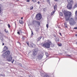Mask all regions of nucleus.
<instances>
[{
	"mask_svg": "<svg viewBox=\"0 0 77 77\" xmlns=\"http://www.w3.org/2000/svg\"><path fill=\"white\" fill-rule=\"evenodd\" d=\"M26 43L27 44L28 46H29V42H26Z\"/></svg>",
	"mask_w": 77,
	"mask_h": 77,
	"instance_id": "nucleus-34",
	"label": "nucleus"
},
{
	"mask_svg": "<svg viewBox=\"0 0 77 77\" xmlns=\"http://www.w3.org/2000/svg\"><path fill=\"white\" fill-rule=\"evenodd\" d=\"M74 29H77V27H75V28H74Z\"/></svg>",
	"mask_w": 77,
	"mask_h": 77,
	"instance_id": "nucleus-44",
	"label": "nucleus"
},
{
	"mask_svg": "<svg viewBox=\"0 0 77 77\" xmlns=\"http://www.w3.org/2000/svg\"><path fill=\"white\" fill-rule=\"evenodd\" d=\"M0 36H2V34L1 32L0 33Z\"/></svg>",
	"mask_w": 77,
	"mask_h": 77,
	"instance_id": "nucleus-38",
	"label": "nucleus"
},
{
	"mask_svg": "<svg viewBox=\"0 0 77 77\" xmlns=\"http://www.w3.org/2000/svg\"><path fill=\"white\" fill-rule=\"evenodd\" d=\"M43 57V55L42 54H39L37 56L38 59V60H41Z\"/></svg>",
	"mask_w": 77,
	"mask_h": 77,
	"instance_id": "nucleus-10",
	"label": "nucleus"
},
{
	"mask_svg": "<svg viewBox=\"0 0 77 77\" xmlns=\"http://www.w3.org/2000/svg\"><path fill=\"white\" fill-rule=\"evenodd\" d=\"M43 11H44L45 12L47 11V8H43Z\"/></svg>",
	"mask_w": 77,
	"mask_h": 77,
	"instance_id": "nucleus-25",
	"label": "nucleus"
},
{
	"mask_svg": "<svg viewBox=\"0 0 77 77\" xmlns=\"http://www.w3.org/2000/svg\"><path fill=\"white\" fill-rule=\"evenodd\" d=\"M6 58L8 62H11L12 59V57L11 55H10L9 56L6 57Z\"/></svg>",
	"mask_w": 77,
	"mask_h": 77,
	"instance_id": "nucleus-6",
	"label": "nucleus"
},
{
	"mask_svg": "<svg viewBox=\"0 0 77 77\" xmlns=\"http://www.w3.org/2000/svg\"><path fill=\"white\" fill-rule=\"evenodd\" d=\"M29 47H31V48H35L36 47V45L33 43H30V44H29Z\"/></svg>",
	"mask_w": 77,
	"mask_h": 77,
	"instance_id": "nucleus-8",
	"label": "nucleus"
},
{
	"mask_svg": "<svg viewBox=\"0 0 77 77\" xmlns=\"http://www.w3.org/2000/svg\"><path fill=\"white\" fill-rule=\"evenodd\" d=\"M7 50H8V48L6 46H5L3 48V51H6Z\"/></svg>",
	"mask_w": 77,
	"mask_h": 77,
	"instance_id": "nucleus-11",
	"label": "nucleus"
},
{
	"mask_svg": "<svg viewBox=\"0 0 77 77\" xmlns=\"http://www.w3.org/2000/svg\"><path fill=\"white\" fill-rule=\"evenodd\" d=\"M24 38H25V37L24 36H23L22 38V39H23V40H24Z\"/></svg>",
	"mask_w": 77,
	"mask_h": 77,
	"instance_id": "nucleus-33",
	"label": "nucleus"
},
{
	"mask_svg": "<svg viewBox=\"0 0 77 77\" xmlns=\"http://www.w3.org/2000/svg\"><path fill=\"white\" fill-rule=\"evenodd\" d=\"M33 31H32V33L31 35V36H33Z\"/></svg>",
	"mask_w": 77,
	"mask_h": 77,
	"instance_id": "nucleus-26",
	"label": "nucleus"
},
{
	"mask_svg": "<svg viewBox=\"0 0 77 77\" xmlns=\"http://www.w3.org/2000/svg\"><path fill=\"white\" fill-rule=\"evenodd\" d=\"M56 11H54V10L53 12H52L51 14V16L52 15H53V14H54V12H55Z\"/></svg>",
	"mask_w": 77,
	"mask_h": 77,
	"instance_id": "nucleus-17",
	"label": "nucleus"
},
{
	"mask_svg": "<svg viewBox=\"0 0 77 77\" xmlns=\"http://www.w3.org/2000/svg\"><path fill=\"white\" fill-rule=\"evenodd\" d=\"M55 1H56V2H57L58 0H54Z\"/></svg>",
	"mask_w": 77,
	"mask_h": 77,
	"instance_id": "nucleus-50",
	"label": "nucleus"
},
{
	"mask_svg": "<svg viewBox=\"0 0 77 77\" xmlns=\"http://www.w3.org/2000/svg\"><path fill=\"white\" fill-rule=\"evenodd\" d=\"M19 23H20V20H19Z\"/></svg>",
	"mask_w": 77,
	"mask_h": 77,
	"instance_id": "nucleus-54",
	"label": "nucleus"
},
{
	"mask_svg": "<svg viewBox=\"0 0 77 77\" xmlns=\"http://www.w3.org/2000/svg\"><path fill=\"white\" fill-rule=\"evenodd\" d=\"M45 54L47 57H48V54L47 52H46Z\"/></svg>",
	"mask_w": 77,
	"mask_h": 77,
	"instance_id": "nucleus-22",
	"label": "nucleus"
},
{
	"mask_svg": "<svg viewBox=\"0 0 77 77\" xmlns=\"http://www.w3.org/2000/svg\"><path fill=\"white\" fill-rule=\"evenodd\" d=\"M5 31L6 33H8V31L6 30V29H5Z\"/></svg>",
	"mask_w": 77,
	"mask_h": 77,
	"instance_id": "nucleus-31",
	"label": "nucleus"
},
{
	"mask_svg": "<svg viewBox=\"0 0 77 77\" xmlns=\"http://www.w3.org/2000/svg\"><path fill=\"white\" fill-rule=\"evenodd\" d=\"M58 45L59 47H62V44L61 43H59L58 44Z\"/></svg>",
	"mask_w": 77,
	"mask_h": 77,
	"instance_id": "nucleus-19",
	"label": "nucleus"
},
{
	"mask_svg": "<svg viewBox=\"0 0 77 77\" xmlns=\"http://www.w3.org/2000/svg\"><path fill=\"white\" fill-rule=\"evenodd\" d=\"M1 39V41H3V38L2 37H1L0 38Z\"/></svg>",
	"mask_w": 77,
	"mask_h": 77,
	"instance_id": "nucleus-30",
	"label": "nucleus"
},
{
	"mask_svg": "<svg viewBox=\"0 0 77 77\" xmlns=\"http://www.w3.org/2000/svg\"><path fill=\"white\" fill-rule=\"evenodd\" d=\"M65 27H66V28H68V26H67L66 25Z\"/></svg>",
	"mask_w": 77,
	"mask_h": 77,
	"instance_id": "nucleus-47",
	"label": "nucleus"
},
{
	"mask_svg": "<svg viewBox=\"0 0 77 77\" xmlns=\"http://www.w3.org/2000/svg\"><path fill=\"white\" fill-rule=\"evenodd\" d=\"M44 77H48V75L47 74H45L44 75Z\"/></svg>",
	"mask_w": 77,
	"mask_h": 77,
	"instance_id": "nucleus-21",
	"label": "nucleus"
},
{
	"mask_svg": "<svg viewBox=\"0 0 77 77\" xmlns=\"http://www.w3.org/2000/svg\"><path fill=\"white\" fill-rule=\"evenodd\" d=\"M33 7L31 6L30 7V10H32V9H33Z\"/></svg>",
	"mask_w": 77,
	"mask_h": 77,
	"instance_id": "nucleus-27",
	"label": "nucleus"
},
{
	"mask_svg": "<svg viewBox=\"0 0 77 77\" xmlns=\"http://www.w3.org/2000/svg\"><path fill=\"white\" fill-rule=\"evenodd\" d=\"M22 66V65H21V67H22V66Z\"/></svg>",
	"mask_w": 77,
	"mask_h": 77,
	"instance_id": "nucleus-53",
	"label": "nucleus"
},
{
	"mask_svg": "<svg viewBox=\"0 0 77 77\" xmlns=\"http://www.w3.org/2000/svg\"><path fill=\"white\" fill-rule=\"evenodd\" d=\"M75 17H77V10L75 12Z\"/></svg>",
	"mask_w": 77,
	"mask_h": 77,
	"instance_id": "nucleus-28",
	"label": "nucleus"
},
{
	"mask_svg": "<svg viewBox=\"0 0 77 77\" xmlns=\"http://www.w3.org/2000/svg\"><path fill=\"white\" fill-rule=\"evenodd\" d=\"M68 3H73V2H72V0H67Z\"/></svg>",
	"mask_w": 77,
	"mask_h": 77,
	"instance_id": "nucleus-12",
	"label": "nucleus"
},
{
	"mask_svg": "<svg viewBox=\"0 0 77 77\" xmlns=\"http://www.w3.org/2000/svg\"><path fill=\"white\" fill-rule=\"evenodd\" d=\"M4 37H5V38H7V37H6V36H5V35H4Z\"/></svg>",
	"mask_w": 77,
	"mask_h": 77,
	"instance_id": "nucleus-42",
	"label": "nucleus"
},
{
	"mask_svg": "<svg viewBox=\"0 0 77 77\" xmlns=\"http://www.w3.org/2000/svg\"><path fill=\"white\" fill-rule=\"evenodd\" d=\"M67 56H69V57H71V55H67Z\"/></svg>",
	"mask_w": 77,
	"mask_h": 77,
	"instance_id": "nucleus-41",
	"label": "nucleus"
},
{
	"mask_svg": "<svg viewBox=\"0 0 77 77\" xmlns=\"http://www.w3.org/2000/svg\"><path fill=\"white\" fill-rule=\"evenodd\" d=\"M37 3H38V4H39V3H40V2L39 1Z\"/></svg>",
	"mask_w": 77,
	"mask_h": 77,
	"instance_id": "nucleus-46",
	"label": "nucleus"
},
{
	"mask_svg": "<svg viewBox=\"0 0 77 77\" xmlns=\"http://www.w3.org/2000/svg\"><path fill=\"white\" fill-rule=\"evenodd\" d=\"M64 14L65 16L66 21H68L69 20V18L71 16L72 13L70 12H66L64 11Z\"/></svg>",
	"mask_w": 77,
	"mask_h": 77,
	"instance_id": "nucleus-2",
	"label": "nucleus"
},
{
	"mask_svg": "<svg viewBox=\"0 0 77 77\" xmlns=\"http://www.w3.org/2000/svg\"><path fill=\"white\" fill-rule=\"evenodd\" d=\"M34 22L35 23H37V24H38V25L39 26H40L41 23H40V22H39L37 21L36 20H35L34 21Z\"/></svg>",
	"mask_w": 77,
	"mask_h": 77,
	"instance_id": "nucleus-13",
	"label": "nucleus"
},
{
	"mask_svg": "<svg viewBox=\"0 0 77 77\" xmlns=\"http://www.w3.org/2000/svg\"><path fill=\"white\" fill-rule=\"evenodd\" d=\"M76 8H77V3L76 2L75 4V5L73 7V9H75Z\"/></svg>",
	"mask_w": 77,
	"mask_h": 77,
	"instance_id": "nucleus-14",
	"label": "nucleus"
},
{
	"mask_svg": "<svg viewBox=\"0 0 77 77\" xmlns=\"http://www.w3.org/2000/svg\"><path fill=\"white\" fill-rule=\"evenodd\" d=\"M75 36H77V34H75Z\"/></svg>",
	"mask_w": 77,
	"mask_h": 77,
	"instance_id": "nucleus-51",
	"label": "nucleus"
},
{
	"mask_svg": "<svg viewBox=\"0 0 77 77\" xmlns=\"http://www.w3.org/2000/svg\"><path fill=\"white\" fill-rule=\"evenodd\" d=\"M21 20H23V17H21Z\"/></svg>",
	"mask_w": 77,
	"mask_h": 77,
	"instance_id": "nucleus-48",
	"label": "nucleus"
},
{
	"mask_svg": "<svg viewBox=\"0 0 77 77\" xmlns=\"http://www.w3.org/2000/svg\"><path fill=\"white\" fill-rule=\"evenodd\" d=\"M38 48H35L33 52V56H36V54H37V52H38Z\"/></svg>",
	"mask_w": 77,
	"mask_h": 77,
	"instance_id": "nucleus-7",
	"label": "nucleus"
},
{
	"mask_svg": "<svg viewBox=\"0 0 77 77\" xmlns=\"http://www.w3.org/2000/svg\"><path fill=\"white\" fill-rule=\"evenodd\" d=\"M39 30V28H36L35 29V31L36 32H38V31Z\"/></svg>",
	"mask_w": 77,
	"mask_h": 77,
	"instance_id": "nucleus-24",
	"label": "nucleus"
},
{
	"mask_svg": "<svg viewBox=\"0 0 77 77\" xmlns=\"http://www.w3.org/2000/svg\"><path fill=\"white\" fill-rule=\"evenodd\" d=\"M20 24H24V22H23V20H21L20 22Z\"/></svg>",
	"mask_w": 77,
	"mask_h": 77,
	"instance_id": "nucleus-18",
	"label": "nucleus"
},
{
	"mask_svg": "<svg viewBox=\"0 0 77 77\" xmlns=\"http://www.w3.org/2000/svg\"><path fill=\"white\" fill-rule=\"evenodd\" d=\"M8 25L9 28H10V27H11V26H10V25H9V24H8Z\"/></svg>",
	"mask_w": 77,
	"mask_h": 77,
	"instance_id": "nucleus-37",
	"label": "nucleus"
},
{
	"mask_svg": "<svg viewBox=\"0 0 77 77\" xmlns=\"http://www.w3.org/2000/svg\"><path fill=\"white\" fill-rule=\"evenodd\" d=\"M17 33L18 34H19V35H20V32H17Z\"/></svg>",
	"mask_w": 77,
	"mask_h": 77,
	"instance_id": "nucleus-45",
	"label": "nucleus"
},
{
	"mask_svg": "<svg viewBox=\"0 0 77 77\" xmlns=\"http://www.w3.org/2000/svg\"><path fill=\"white\" fill-rule=\"evenodd\" d=\"M59 14L60 16H63L62 13L61 12L59 13Z\"/></svg>",
	"mask_w": 77,
	"mask_h": 77,
	"instance_id": "nucleus-29",
	"label": "nucleus"
},
{
	"mask_svg": "<svg viewBox=\"0 0 77 77\" xmlns=\"http://www.w3.org/2000/svg\"><path fill=\"white\" fill-rule=\"evenodd\" d=\"M1 5H0V13L2 12V8H1Z\"/></svg>",
	"mask_w": 77,
	"mask_h": 77,
	"instance_id": "nucleus-23",
	"label": "nucleus"
},
{
	"mask_svg": "<svg viewBox=\"0 0 77 77\" xmlns=\"http://www.w3.org/2000/svg\"><path fill=\"white\" fill-rule=\"evenodd\" d=\"M32 2H35V1H36V0H32Z\"/></svg>",
	"mask_w": 77,
	"mask_h": 77,
	"instance_id": "nucleus-40",
	"label": "nucleus"
},
{
	"mask_svg": "<svg viewBox=\"0 0 77 77\" xmlns=\"http://www.w3.org/2000/svg\"><path fill=\"white\" fill-rule=\"evenodd\" d=\"M69 23L70 25L72 26V25L75 24V22L74 21L73 18H71L69 20Z\"/></svg>",
	"mask_w": 77,
	"mask_h": 77,
	"instance_id": "nucleus-4",
	"label": "nucleus"
},
{
	"mask_svg": "<svg viewBox=\"0 0 77 77\" xmlns=\"http://www.w3.org/2000/svg\"><path fill=\"white\" fill-rule=\"evenodd\" d=\"M14 60H14V59H12V60L11 61V62H12V63H13L14 62Z\"/></svg>",
	"mask_w": 77,
	"mask_h": 77,
	"instance_id": "nucleus-32",
	"label": "nucleus"
},
{
	"mask_svg": "<svg viewBox=\"0 0 77 77\" xmlns=\"http://www.w3.org/2000/svg\"><path fill=\"white\" fill-rule=\"evenodd\" d=\"M59 34H60V35L61 36H62V34H61V32H60Z\"/></svg>",
	"mask_w": 77,
	"mask_h": 77,
	"instance_id": "nucleus-43",
	"label": "nucleus"
},
{
	"mask_svg": "<svg viewBox=\"0 0 77 77\" xmlns=\"http://www.w3.org/2000/svg\"><path fill=\"white\" fill-rule=\"evenodd\" d=\"M27 2H30V0H27L26 1Z\"/></svg>",
	"mask_w": 77,
	"mask_h": 77,
	"instance_id": "nucleus-39",
	"label": "nucleus"
},
{
	"mask_svg": "<svg viewBox=\"0 0 77 77\" xmlns=\"http://www.w3.org/2000/svg\"><path fill=\"white\" fill-rule=\"evenodd\" d=\"M41 38H42V36H40V37H39L37 41H39L41 40Z\"/></svg>",
	"mask_w": 77,
	"mask_h": 77,
	"instance_id": "nucleus-16",
	"label": "nucleus"
},
{
	"mask_svg": "<svg viewBox=\"0 0 77 77\" xmlns=\"http://www.w3.org/2000/svg\"><path fill=\"white\" fill-rule=\"evenodd\" d=\"M47 2H48V4H50V0H46Z\"/></svg>",
	"mask_w": 77,
	"mask_h": 77,
	"instance_id": "nucleus-20",
	"label": "nucleus"
},
{
	"mask_svg": "<svg viewBox=\"0 0 77 77\" xmlns=\"http://www.w3.org/2000/svg\"><path fill=\"white\" fill-rule=\"evenodd\" d=\"M57 9V5H55V6L54 7V11H56Z\"/></svg>",
	"mask_w": 77,
	"mask_h": 77,
	"instance_id": "nucleus-15",
	"label": "nucleus"
},
{
	"mask_svg": "<svg viewBox=\"0 0 77 77\" xmlns=\"http://www.w3.org/2000/svg\"><path fill=\"white\" fill-rule=\"evenodd\" d=\"M50 45L52 47H54V44L52 43L51 41L49 40H48L47 42L44 43L42 45L43 47H45L47 48H49L50 47Z\"/></svg>",
	"mask_w": 77,
	"mask_h": 77,
	"instance_id": "nucleus-1",
	"label": "nucleus"
},
{
	"mask_svg": "<svg viewBox=\"0 0 77 77\" xmlns=\"http://www.w3.org/2000/svg\"><path fill=\"white\" fill-rule=\"evenodd\" d=\"M35 18L37 20H40L42 18V16L40 14H38L36 15Z\"/></svg>",
	"mask_w": 77,
	"mask_h": 77,
	"instance_id": "nucleus-5",
	"label": "nucleus"
},
{
	"mask_svg": "<svg viewBox=\"0 0 77 77\" xmlns=\"http://www.w3.org/2000/svg\"><path fill=\"white\" fill-rule=\"evenodd\" d=\"M2 75V76H3V75Z\"/></svg>",
	"mask_w": 77,
	"mask_h": 77,
	"instance_id": "nucleus-52",
	"label": "nucleus"
},
{
	"mask_svg": "<svg viewBox=\"0 0 77 77\" xmlns=\"http://www.w3.org/2000/svg\"><path fill=\"white\" fill-rule=\"evenodd\" d=\"M46 27L47 28H48V23H47L46 25Z\"/></svg>",
	"mask_w": 77,
	"mask_h": 77,
	"instance_id": "nucleus-35",
	"label": "nucleus"
},
{
	"mask_svg": "<svg viewBox=\"0 0 77 77\" xmlns=\"http://www.w3.org/2000/svg\"><path fill=\"white\" fill-rule=\"evenodd\" d=\"M72 3H68L67 6L68 9H71L72 8Z\"/></svg>",
	"mask_w": 77,
	"mask_h": 77,
	"instance_id": "nucleus-9",
	"label": "nucleus"
},
{
	"mask_svg": "<svg viewBox=\"0 0 77 77\" xmlns=\"http://www.w3.org/2000/svg\"><path fill=\"white\" fill-rule=\"evenodd\" d=\"M10 54V51H7L5 53H3L2 55V57L4 58H5L6 57L10 56L9 54Z\"/></svg>",
	"mask_w": 77,
	"mask_h": 77,
	"instance_id": "nucleus-3",
	"label": "nucleus"
},
{
	"mask_svg": "<svg viewBox=\"0 0 77 77\" xmlns=\"http://www.w3.org/2000/svg\"><path fill=\"white\" fill-rule=\"evenodd\" d=\"M4 45V43H2V45Z\"/></svg>",
	"mask_w": 77,
	"mask_h": 77,
	"instance_id": "nucleus-49",
	"label": "nucleus"
},
{
	"mask_svg": "<svg viewBox=\"0 0 77 77\" xmlns=\"http://www.w3.org/2000/svg\"><path fill=\"white\" fill-rule=\"evenodd\" d=\"M57 42H59V38L57 39Z\"/></svg>",
	"mask_w": 77,
	"mask_h": 77,
	"instance_id": "nucleus-36",
	"label": "nucleus"
}]
</instances>
